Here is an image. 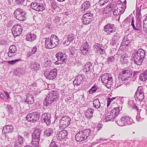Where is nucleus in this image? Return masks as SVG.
<instances>
[{"label":"nucleus","mask_w":147,"mask_h":147,"mask_svg":"<svg viewBox=\"0 0 147 147\" xmlns=\"http://www.w3.org/2000/svg\"><path fill=\"white\" fill-rule=\"evenodd\" d=\"M94 129L93 128L89 129H82L80 130L75 135L76 140L77 142L84 141L88 138L91 132H93Z\"/></svg>","instance_id":"f257e3e1"},{"label":"nucleus","mask_w":147,"mask_h":147,"mask_svg":"<svg viewBox=\"0 0 147 147\" xmlns=\"http://www.w3.org/2000/svg\"><path fill=\"white\" fill-rule=\"evenodd\" d=\"M59 98L58 92L56 90H52L49 92L43 103L44 105L48 106L53 102L57 101Z\"/></svg>","instance_id":"f03ea898"},{"label":"nucleus","mask_w":147,"mask_h":147,"mask_svg":"<svg viewBox=\"0 0 147 147\" xmlns=\"http://www.w3.org/2000/svg\"><path fill=\"white\" fill-rule=\"evenodd\" d=\"M146 55V51L142 49H140L135 51L134 57V62L138 65H141Z\"/></svg>","instance_id":"7ed1b4c3"},{"label":"nucleus","mask_w":147,"mask_h":147,"mask_svg":"<svg viewBox=\"0 0 147 147\" xmlns=\"http://www.w3.org/2000/svg\"><path fill=\"white\" fill-rule=\"evenodd\" d=\"M100 77H101L102 83L105 86L108 88L111 87L113 82V78L110 74L106 73L101 75Z\"/></svg>","instance_id":"20e7f679"},{"label":"nucleus","mask_w":147,"mask_h":147,"mask_svg":"<svg viewBox=\"0 0 147 147\" xmlns=\"http://www.w3.org/2000/svg\"><path fill=\"white\" fill-rule=\"evenodd\" d=\"M41 112L37 111L28 114L26 117V120L32 123L36 122L39 120Z\"/></svg>","instance_id":"39448f33"},{"label":"nucleus","mask_w":147,"mask_h":147,"mask_svg":"<svg viewBox=\"0 0 147 147\" xmlns=\"http://www.w3.org/2000/svg\"><path fill=\"white\" fill-rule=\"evenodd\" d=\"M56 57L57 59L55 62L56 65L65 63L67 62V56L65 53L59 51L57 53Z\"/></svg>","instance_id":"423d86ee"},{"label":"nucleus","mask_w":147,"mask_h":147,"mask_svg":"<svg viewBox=\"0 0 147 147\" xmlns=\"http://www.w3.org/2000/svg\"><path fill=\"white\" fill-rule=\"evenodd\" d=\"M133 122V119L127 116L122 117L120 121H116L117 124L120 126H123L126 125H130L132 124Z\"/></svg>","instance_id":"0eeeda50"},{"label":"nucleus","mask_w":147,"mask_h":147,"mask_svg":"<svg viewBox=\"0 0 147 147\" xmlns=\"http://www.w3.org/2000/svg\"><path fill=\"white\" fill-rule=\"evenodd\" d=\"M13 14L15 18L20 21H23L26 19L25 13L22 9L17 8Z\"/></svg>","instance_id":"6e6552de"},{"label":"nucleus","mask_w":147,"mask_h":147,"mask_svg":"<svg viewBox=\"0 0 147 147\" xmlns=\"http://www.w3.org/2000/svg\"><path fill=\"white\" fill-rule=\"evenodd\" d=\"M134 18L133 17L131 18V25L132 26L134 30L136 31V32L138 33L141 32L142 30V24L141 19L139 18L137 20L136 25L134 24Z\"/></svg>","instance_id":"1a4fd4ad"},{"label":"nucleus","mask_w":147,"mask_h":147,"mask_svg":"<svg viewBox=\"0 0 147 147\" xmlns=\"http://www.w3.org/2000/svg\"><path fill=\"white\" fill-rule=\"evenodd\" d=\"M60 129L65 128L68 127L70 123L71 118L68 116L65 115L61 117L60 120Z\"/></svg>","instance_id":"9d476101"},{"label":"nucleus","mask_w":147,"mask_h":147,"mask_svg":"<svg viewBox=\"0 0 147 147\" xmlns=\"http://www.w3.org/2000/svg\"><path fill=\"white\" fill-rule=\"evenodd\" d=\"M132 73L131 70L127 68H125L119 74V78L121 80L125 81L127 80L129 78L132 76Z\"/></svg>","instance_id":"9b49d317"},{"label":"nucleus","mask_w":147,"mask_h":147,"mask_svg":"<svg viewBox=\"0 0 147 147\" xmlns=\"http://www.w3.org/2000/svg\"><path fill=\"white\" fill-rule=\"evenodd\" d=\"M57 70L55 68L49 72L47 69H45L44 71V74L45 77L49 80H53L55 78L57 74Z\"/></svg>","instance_id":"f8f14e48"},{"label":"nucleus","mask_w":147,"mask_h":147,"mask_svg":"<svg viewBox=\"0 0 147 147\" xmlns=\"http://www.w3.org/2000/svg\"><path fill=\"white\" fill-rule=\"evenodd\" d=\"M51 114L48 113H44L41 117V122L44 123L47 125H49L51 123Z\"/></svg>","instance_id":"ddd939ff"},{"label":"nucleus","mask_w":147,"mask_h":147,"mask_svg":"<svg viewBox=\"0 0 147 147\" xmlns=\"http://www.w3.org/2000/svg\"><path fill=\"white\" fill-rule=\"evenodd\" d=\"M31 8L37 11H42L45 9V5L37 2H32L30 4Z\"/></svg>","instance_id":"4468645a"},{"label":"nucleus","mask_w":147,"mask_h":147,"mask_svg":"<svg viewBox=\"0 0 147 147\" xmlns=\"http://www.w3.org/2000/svg\"><path fill=\"white\" fill-rule=\"evenodd\" d=\"M22 31V26L19 24L15 25L11 30L14 36H19L21 33Z\"/></svg>","instance_id":"2eb2a0df"},{"label":"nucleus","mask_w":147,"mask_h":147,"mask_svg":"<svg viewBox=\"0 0 147 147\" xmlns=\"http://www.w3.org/2000/svg\"><path fill=\"white\" fill-rule=\"evenodd\" d=\"M134 96L140 101L144 99V94L143 89L141 86L138 87Z\"/></svg>","instance_id":"dca6fc26"},{"label":"nucleus","mask_w":147,"mask_h":147,"mask_svg":"<svg viewBox=\"0 0 147 147\" xmlns=\"http://www.w3.org/2000/svg\"><path fill=\"white\" fill-rule=\"evenodd\" d=\"M84 75L83 74L78 75L75 78L73 82L74 87H76L75 86H77L82 84L84 81Z\"/></svg>","instance_id":"f3484780"},{"label":"nucleus","mask_w":147,"mask_h":147,"mask_svg":"<svg viewBox=\"0 0 147 147\" xmlns=\"http://www.w3.org/2000/svg\"><path fill=\"white\" fill-rule=\"evenodd\" d=\"M120 38L121 36L119 34L116 32L113 34L112 38V40L110 42V45L113 46H114L117 44H118Z\"/></svg>","instance_id":"a211bd4d"},{"label":"nucleus","mask_w":147,"mask_h":147,"mask_svg":"<svg viewBox=\"0 0 147 147\" xmlns=\"http://www.w3.org/2000/svg\"><path fill=\"white\" fill-rule=\"evenodd\" d=\"M114 25L113 24L110 23H108L105 25L104 27V30L107 32H109V34H111V33H113L115 31L114 30Z\"/></svg>","instance_id":"6ab92c4d"},{"label":"nucleus","mask_w":147,"mask_h":147,"mask_svg":"<svg viewBox=\"0 0 147 147\" xmlns=\"http://www.w3.org/2000/svg\"><path fill=\"white\" fill-rule=\"evenodd\" d=\"M41 132L40 129H36L32 135V140L40 141Z\"/></svg>","instance_id":"aec40b11"},{"label":"nucleus","mask_w":147,"mask_h":147,"mask_svg":"<svg viewBox=\"0 0 147 147\" xmlns=\"http://www.w3.org/2000/svg\"><path fill=\"white\" fill-rule=\"evenodd\" d=\"M17 51V49L16 46L14 45H12L9 49L8 55L9 57H12L16 55Z\"/></svg>","instance_id":"412c9836"},{"label":"nucleus","mask_w":147,"mask_h":147,"mask_svg":"<svg viewBox=\"0 0 147 147\" xmlns=\"http://www.w3.org/2000/svg\"><path fill=\"white\" fill-rule=\"evenodd\" d=\"M90 2L89 1H86L84 2L82 5L81 10L82 11L87 12L90 9Z\"/></svg>","instance_id":"4be33fe9"},{"label":"nucleus","mask_w":147,"mask_h":147,"mask_svg":"<svg viewBox=\"0 0 147 147\" xmlns=\"http://www.w3.org/2000/svg\"><path fill=\"white\" fill-rule=\"evenodd\" d=\"M30 68L33 71H38L40 69V64L37 62H32L30 65Z\"/></svg>","instance_id":"5701e85b"},{"label":"nucleus","mask_w":147,"mask_h":147,"mask_svg":"<svg viewBox=\"0 0 147 147\" xmlns=\"http://www.w3.org/2000/svg\"><path fill=\"white\" fill-rule=\"evenodd\" d=\"M14 128L11 125H5L2 130V133L4 134L12 132L14 131Z\"/></svg>","instance_id":"b1692460"},{"label":"nucleus","mask_w":147,"mask_h":147,"mask_svg":"<svg viewBox=\"0 0 147 147\" xmlns=\"http://www.w3.org/2000/svg\"><path fill=\"white\" fill-rule=\"evenodd\" d=\"M45 39H46L45 42V45L46 48L51 49L55 47L53 42H51V40L50 39V38H46Z\"/></svg>","instance_id":"393cba45"},{"label":"nucleus","mask_w":147,"mask_h":147,"mask_svg":"<svg viewBox=\"0 0 147 147\" xmlns=\"http://www.w3.org/2000/svg\"><path fill=\"white\" fill-rule=\"evenodd\" d=\"M94 111V109L90 108H88L85 112L86 117L89 120L91 119L92 117Z\"/></svg>","instance_id":"a878e982"},{"label":"nucleus","mask_w":147,"mask_h":147,"mask_svg":"<svg viewBox=\"0 0 147 147\" xmlns=\"http://www.w3.org/2000/svg\"><path fill=\"white\" fill-rule=\"evenodd\" d=\"M14 72L17 75H24L26 72V71L25 68L22 67H19L17 68L15 70Z\"/></svg>","instance_id":"bb28decb"},{"label":"nucleus","mask_w":147,"mask_h":147,"mask_svg":"<svg viewBox=\"0 0 147 147\" xmlns=\"http://www.w3.org/2000/svg\"><path fill=\"white\" fill-rule=\"evenodd\" d=\"M50 38L51 40V42H53L55 47L59 45V40L57 36L55 34H52Z\"/></svg>","instance_id":"cd10ccee"},{"label":"nucleus","mask_w":147,"mask_h":147,"mask_svg":"<svg viewBox=\"0 0 147 147\" xmlns=\"http://www.w3.org/2000/svg\"><path fill=\"white\" fill-rule=\"evenodd\" d=\"M36 38V36L33 33H29L26 36V39L27 40L30 41H32Z\"/></svg>","instance_id":"c85d7f7f"},{"label":"nucleus","mask_w":147,"mask_h":147,"mask_svg":"<svg viewBox=\"0 0 147 147\" xmlns=\"http://www.w3.org/2000/svg\"><path fill=\"white\" fill-rule=\"evenodd\" d=\"M24 102L29 104H33L34 102V99L32 95H28L26 96V99L25 100Z\"/></svg>","instance_id":"c756f323"},{"label":"nucleus","mask_w":147,"mask_h":147,"mask_svg":"<svg viewBox=\"0 0 147 147\" xmlns=\"http://www.w3.org/2000/svg\"><path fill=\"white\" fill-rule=\"evenodd\" d=\"M67 136V131L65 129H63L60 131L58 133L59 137L60 138H61L62 139H64L66 138Z\"/></svg>","instance_id":"7c9ffc66"},{"label":"nucleus","mask_w":147,"mask_h":147,"mask_svg":"<svg viewBox=\"0 0 147 147\" xmlns=\"http://www.w3.org/2000/svg\"><path fill=\"white\" fill-rule=\"evenodd\" d=\"M122 109V107H118L114 108V109L112 110L111 111V114H112L115 116V117H117L119 114L120 110Z\"/></svg>","instance_id":"2f4dec72"},{"label":"nucleus","mask_w":147,"mask_h":147,"mask_svg":"<svg viewBox=\"0 0 147 147\" xmlns=\"http://www.w3.org/2000/svg\"><path fill=\"white\" fill-rule=\"evenodd\" d=\"M139 79L142 81L144 82L147 80V69L139 75Z\"/></svg>","instance_id":"473e14b6"},{"label":"nucleus","mask_w":147,"mask_h":147,"mask_svg":"<svg viewBox=\"0 0 147 147\" xmlns=\"http://www.w3.org/2000/svg\"><path fill=\"white\" fill-rule=\"evenodd\" d=\"M92 66L91 63L90 62H88L83 67V70L84 72H87L90 71Z\"/></svg>","instance_id":"72a5a7b5"},{"label":"nucleus","mask_w":147,"mask_h":147,"mask_svg":"<svg viewBox=\"0 0 147 147\" xmlns=\"http://www.w3.org/2000/svg\"><path fill=\"white\" fill-rule=\"evenodd\" d=\"M54 133L53 129L52 128H48L44 132V135L46 137L52 136Z\"/></svg>","instance_id":"f704fd0d"},{"label":"nucleus","mask_w":147,"mask_h":147,"mask_svg":"<svg viewBox=\"0 0 147 147\" xmlns=\"http://www.w3.org/2000/svg\"><path fill=\"white\" fill-rule=\"evenodd\" d=\"M115 117H115V116L113 115L112 114H111L110 115L106 116L103 121L105 122H106L109 121H113Z\"/></svg>","instance_id":"c9c22d12"},{"label":"nucleus","mask_w":147,"mask_h":147,"mask_svg":"<svg viewBox=\"0 0 147 147\" xmlns=\"http://www.w3.org/2000/svg\"><path fill=\"white\" fill-rule=\"evenodd\" d=\"M93 105L94 107L96 108H99L100 107H102L99 100L98 99H95L93 101Z\"/></svg>","instance_id":"e433bc0d"},{"label":"nucleus","mask_w":147,"mask_h":147,"mask_svg":"<svg viewBox=\"0 0 147 147\" xmlns=\"http://www.w3.org/2000/svg\"><path fill=\"white\" fill-rule=\"evenodd\" d=\"M125 81V80H121L119 78V76H118V78H117L115 80V86L117 87L120 86L123 84V81Z\"/></svg>","instance_id":"4c0bfd02"},{"label":"nucleus","mask_w":147,"mask_h":147,"mask_svg":"<svg viewBox=\"0 0 147 147\" xmlns=\"http://www.w3.org/2000/svg\"><path fill=\"white\" fill-rule=\"evenodd\" d=\"M123 10H121V9L117 8L113 11V13L114 16H117L123 13Z\"/></svg>","instance_id":"58836bf2"},{"label":"nucleus","mask_w":147,"mask_h":147,"mask_svg":"<svg viewBox=\"0 0 147 147\" xmlns=\"http://www.w3.org/2000/svg\"><path fill=\"white\" fill-rule=\"evenodd\" d=\"M82 22L84 24L87 25L91 22V19L86 18L83 16H82Z\"/></svg>","instance_id":"ea45409f"},{"label":"nucleus","mask_w":147,"mask_h":147,"mask_svg":"<svg viewBox=\"0 0 147 147\" xmlns=\"http://www.w3.org/2000/svg\"><path fill=\"white\" fill-rule=\"evenodd\" d=\"M83 16H84L85 18H89L91 19V22L93 20V14L92 13H91L90 12L87 13H85L84 15H83Z\"/></svg>","instance_id":"a19ab883"},{"label":"nucleus","mask_w":147,"mask_h":147,"mask_svg":"<svg viewBox=\"0 0 147 147\" xmlns=\"http://www.w3.org/2000/svg\"><path fill=\"white\" fill-rule=\"evenodd\" d=\"M24 138L22 136L20 135L18 136L17 141L22 146L24 144Z\"/></svg>","instance_id":"79ce46f5"},{"label":"nucleus","mask_w":147,"mask_h":147,"mask_svg":"<svg viewBox=\"0 0 147 147\" xmlns=\"http://www.w3.org/2000/svg\"><path fill=\"white\" fill-rule=\"evenodd\" d=\"M69 56L71 58L73 57V56L76 54V50L74 48H71L69 49Z\"/></svg>","instance_id":"37998d69"},{"label":"nucleus","mask_w":147,"mask_h":147,"mask_svg":"<svg viewBox=\"0 0 147 147\" xmlns=\"http://www.w3.org/2000/svg\"><path fill=\"white\" fill-rule=\"evenodd\" d=\"M98 88L97 85L94 84L89 90V94H92L95 92L97 90Z\"/></svg>","instance_id":"c03bdc74"},{"label":"nucleus","mask_w":147,"mask_h":147,"mask_svg":"<svg viewBox=\"0 0 147 147\" xmlns=\"http://www.w3.org/2000/svg\"><path fill=\"white\" fill-rule=\"evenodd\" d=\"M132 14L130 15L129 16L127 17L122 22V24L124 26H125L128 23H129L131 19V15Z\"/></svg>","instance_id":"a18cd8bd"},{"label":"nucleus","mask_w":147,"mask_h":147,"mask_svg":"<svg viewBox=\"0 0 147 147\" xmlns=\"http://www.w3.org/2000/svg\"><path fill=\"white\" fill-rule=\"evenodd\" d=\"M40 141L32 140V145L34 147H38L39 146Z\"/></svg>","instance_id":"49530a36"},{"label":"nucleus","mask_w":147,"mask_h":147,"mask_svg":"<svg viewBox=\"0 0 147 147\" xmlns=\"http://www.w3.org/2000/svg\"><path fill=\"white\" fill-rule=\"evenodd\" d=\"M115 59V58L114 56H110L108 58L106 62L107 63H112L113 62Z\"/></svg>","instance_id":"de8ad7c7"},{"label":"nucleus","mask_w":147,"mask_h":147,"mask_svg":"<svg viewBox=\"0 0 147 147\" xmlns=\"http://www.w3.org/2000/svg\"><path fill=\"white\" fill-rule=\"evenodd\" d=\"M52 28L50 24H48L46 27L44 29V30H46V32L45 33V34H48L49 33L50 30Z\"/></svg>","instance_id":"09e8293b"},{"label":"nucleus","mask_w":147,"mask_h":147,"mask_svg":"<svg viewBox=\"0 0 147 147\" xmlns=\"http://www.w3.org/2000/svg\"><path fill=\"white\" fill-rule=\"evenodd\" d=\"M21 60V59H16L14 60H12L10 61H8V63L10 65H13L16 63L19 62Z\"/></svg>","instance_id":"8fccbe9b"},{"label":"nucleus","mask_w":147,"mask_h":147,"mask_svg":"<svg viewBox=\"0 0 147 147\" xmlns=\"http://www.w3.org/2000/svg\"><path fill=\"white\" fill-rule=\"evenodd\" d=\"M123 42H125V44H126V45H127L130 43V40L128 39V37L127 36H126L124 37L123 40Z\"/></svg>","instance_id":"3c124183"},{"label":"nucleus","mask_w":147,"mask_h":147,"mask_svg":"<svg viewBox=\"0 0 147 147\" xmlns=\"http://www.w3.org/2000/svg\"><path fill=\"white\" fill-rule=\"evenodd\" d=\"M102 47V45L100 44L96 43L95 45H94L93 47L94 49L96 50H98L100 49V48Z\"/></svg>","instance_id":"603ef678"},{"label":"nucleus","mask_w":147,"mask_h":147,"mask_svg":"<svg viewBox=\"0 0 147 147\" xmlns=\"http://www.w3.org/2000/svg\"><path fill=\"white\" fill-rule=\"evenodd\" d=\"M74 35L73 34H69L68 36V39L69 42L72 41L74 39Z\"/></svg>","instance_id":"864d4df0"},{"label":"nucleus","mask_w":147,"mask_h":147,"mask_svg":"<svg viewBox=\"0 0 147 147\" xmlns=\"http://www.w3.org/2000/svg\"><path fill=\"white\" fill-rule=\"evenodd\" d=\"M106 9L107 10V11L105 12V14L108 13L107 11H108L109 12H111L112 11H113L114 10L113 8V7H111V5H110L109 6H107Z\"/></svg>","instance_id":"5fc2aeb1"},{"label":"nucleus","mask_w":147,"mask_h":147,"mask_svg":"<svg viewBox=\"0 0 147 147\" xmlns=\"http://www.w3.org/2000/svg\"><path fill=\"white\" fill-rule=\"evenodd\" d=\"M109 1V0H100L99 3L100 5V6H103Z\"/></svg>","instance_id":"6e6d98bb"},{"label":"nucleus","mask_w":147,"mask_h":147,"mask_svg":"<svg viewBox=\"0 0 147 147\" xmlns=\"http://www.w3.org/2000/svg\"><path fill=\"white\" fill-rule=\"evenodd\" d=\"M80 53L81 55H87V51L83 49H82L80 48Z\"/></svg>","instance_id":"4d7b16f0"},{"label":"nucleus","mask_w":147,"mask_h":147,"mask_svg":"<svg viewBox=\"0 0 147 147\" xmlns=\"http://www.w3.org/2000/svg\"><path fill=\"white\" fill-rule=\"evenodd\" d=\"M128 57H127V58H123V59H121L120 61H121V62L122 64H127L128 62Z\"/></svg>","instance_id":"13d9d810"},{"label":"nucleus","mask_w":147,"mask_h":147,"mask_svg":"<svg viewBox=\"0 0 147 147\" xmlns=\"http://www.w3.org/2000/svg\"><path fill=\"white\" fill-rule=\"evenodd\" d=\"M96 53L100 54H103L105 53V50L104 49L101 48L100 50L98 49V50H96Z\"/></svg>","instance_id":"bf43d9fd"},{"label":"nucleus","mask_w":147,"mask_h":147,"mask_svg":"<svg viewBox=\"0 0 147 147\" xmlns=\"http://www.w3.org/2000/svg\"><path fill=\"white\" fill-rule=\"evenodd\" d=\"M49 147H58V146L56 144L54 141H52L50 144Z\"/></svg>","instance_id":"052dcab7"},{"label":"nucleus","mask_w":147,"mask_h":147,"mask_svg":"<svg viewBox=\"0 0 147 147\" xmlns=\"http://www.w3.org/2000/svg\"><path fill=\"white\" fill-rule=\"evenodd\" d=\"M13 143L14 147H21L22 146L18 141L13 142Z\"/></svg>","instance_id":"680f3d73"},{"label":"nucleus","mask_w":147,"mask_h":147,"mask_svg":"<svg viewBox=\"0 0 147 147\" xmlns=\"http://www.w3.org/2000/svg\"><path fill=\"white\" fill-rule=\"evenodd\" d=\"M25 0H15V3L18 5H22V4Z\"/></svg>","instance_id":"e2e57ef3"},{"label":"nucleus","mask_w":147,"mask_h":147,"mask_svg":"<svg viewBox=\"0 0 147 147\" xmlns=\"http://www.w3.org/2000/svg\"><path fill=\"white\" fill-rule=\"evenodd\" d=\"M143 31L145 33H147V25L143 24Z\"/></svg>","instance_id":"0e129e2a"},{"label":"nucleus","mask_w":147,"mask_h":147,"mask_svg":"<svg viewBox=\"0 0 147 147\" xmlns=\"http://www.w3.org/2000/svg\"><path fill=\"white\" fill-rule=\"evenodd\" d=\"M140 72L139 71H134V74L133 75V77L134 78L136 79L138 75L140 73Z\"/></svg>","instance_id":"69168bd1"},{"label":"nucleus","mask_w":147,"mask_h":147,"mask_svg":"<svg viewBox=\"0 0 147 147\" xmlns=\"http://www.w3.org/2000/svg\"><path fill=\"white\" fill-rule=\"evenodd\" d=\"M136 119L138 121H141L143 120V119L141 118L139 114H138L136 116Z\"/></svg>","instance_id":"338daca9"},{"label":"nucleus","mask_w":147,"mask_h":147,"mask_svg":"<svg viewBox=\"0 0 147 147\" xmlns=\"http://www.w3.org/2000/svg\"><path fill=\"white\" fill-rule=\"evenodd\" d=\"M81 46L84 47V48H86L88 49H89L90 48V46L86 42L84 43Z\"/></svg>","instance_id":"774afa93"}]
</instances>
